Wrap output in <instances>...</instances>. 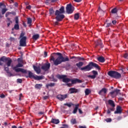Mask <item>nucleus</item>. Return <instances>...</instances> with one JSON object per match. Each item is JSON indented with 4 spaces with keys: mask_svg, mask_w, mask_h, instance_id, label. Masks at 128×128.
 <instances>
[{
    "mask_svg": "<svg viewBox=\"0 0 128 128\" xmlns=\"http://www.w3.org/2000/svg\"><path fill=\"white\" fill-rule=\"evenodd\" d=\"M76 58L78 57H76L75 56H72V57H70V60H72V58H75V60H74V62H76Z\"/></svg>",
    "mask_w": 128,
    "mask_h": 128,
    "instance_id": "obj_53",
    "label": "nucleus"
},
{
    "mask_svg": "<svg viewBox=\"0 0 128 128\" xmlns=\"http://www.w3.org/2000/svg\"><path fill=\"white\" fill-rule=\"evenodd\" d=\"M20 46H26V36H24L20 38Z\"/></svg>",
    "mask_w": 128,
    "mask_h": 128,
    "instance_id": "obj_11",
    "label": "nucleus"
},
{
    "mask_svg": "<svg viewBox=\"0 0 128 128\" xmlns=\"http://www.w3.org/2000/svg\"><path fill=\"white\" fill-rule=\"evenodd\" d=\"M122 106H117L116 110L114 112L115 114H122Z\"/></svg>",
    "mask_w": 128,
    "mask_h": 128,
    "instance_id": "obj_16",
    "label": "nucleus"
},
{
    "mask_svg": "<svg viewBox=\"0 0 128 128\" xmlns=\"http://www.w3.org/2000/svg\"><path fill=\"white\" fill-rule=\"evenodd\" d=\"M64 14V7L62 6L60 8V10H56L55 12V16H56V20L57 22H62L64 18V15L60 14Z\"/></svg>",
    "mask_w": 128,
    "mask_h": 128,
    "instance_id": "obj_3",
    "label": "nucleus"
},
{
    "mask_svg": "<svg viewBox=\"0 0 128 128\" xmlns=\"http://www.w3.org/2000/svg\"><path fill=\"white\" fill-rule=\"evenodd\" d=\"M112 26V22L107 23L106 28H110V26Z\"/></svg>",
    "mask_w": 128,
    "mask_h": 128,
    "instance_id": "obj_44",
    "label": "nucleus"
},
{
    "mask_svg": "<svg viewBox=\"0 0 128 128\" xmlns=\"http://www.w3.org/2000/svg\"><path fill=\"white\" fill-rule=\"evenodd\" d=\"M88 78H92V79H94L96 78V76H94V75H90L88 76Z\"/></svg>",
    "mask_w": 128,
    "mask_h": 128,
    "instance_id": "obj_45",
    "label": "nucleus"
},
{
    "mask_svg": "<svg viewBox=\"0 0 128 128\" xmlns=\"http://www.w3.org/2000/svg\"><path fill=\"white\" fill-rule=\"evenodd\" d=\"M94 68H96L98 70H100V68L98 64L92 62H90L88 64L87 66L80 68V70L84 72H90V70H92Z\"/></svg>",
    "mask_w": 128,
    "mask_h": 128,
    "instance_id": "obj_2",
    "label": "nucleus"
},
{
    "mask_svg": "<svg viewBox=\"0 0 128 128\" xmlns=\"http://www.w3.org/2000/svg\"><path fill=\"white\" fill-rule=\"evenodd\" d=\"M50 64L46 63L42 66L41 68L44 72H48L50 70Z\"/></svg>",
    "mask_w": 128,
    "mask_h": 128,
    "instance_id": "obj_14",
    "label": "nucleus"
},
{
    "mask_svg": "<svg viewBox=\"0 0 128 128\" xmlns=\"http://www.w3.org/2000/svg\"><path fill=\"white\" fill-rule=\"evenodd\" d=\"M52 82H58V79H56L54 78H52Z\"/></svg>",
    "mask_w": 128,
    "mask_h": 128,
    "instance_id": "obj_60",
    "label": "nucleus"
},
{
    "mask_svg": "<svg viewBox=\"0 0 128 128\" xmlns=\"http://www.w3.org/2000/svg\"><path fill=\"white\" fill-rule=\"evenodd\" d=\"M76 66H77V67L78 68H82V66H84V63L83 62H80L77 64H76Z\"/></svg>",
    "mask_w": 128,
    "mask_h": 128,
    "instance_id": "obj_25",
    "label": "nucleus"
},
{
    "mask_svg": "<svg viewBox=\"0 0 128 128\" xmlns=\"http://www.w3.org/2000/svg\"><path fill=\"white\" fill-rule=\"evenodd\" d=\"M44 114V112H40L38 113L39 114Z\"/></svg>",
    "mask_w": 128,
    "mask_h": 128,
    "instance_id": "obj_64",
    "label": "nucleus"
},
{
    "mask_svg": "<svg viewBox=\"0 0 128 128\" xmlns=\"http://www.w3.org/2000/svg\"><path fill=\"white\" fill-rule=\"evenodd\" d=\"M68 76L66 75H60V74L56 75L57 78H58V80H62V82H66V84L70 82V78H66Z\"/></svg>",
    "mask_w": 128,
    "mask_h": 128,
    "instance_id": "obj_7",
    "label": "nucleus"
},
{
    "mask_svg": "<svg viewBox=\"0 0 128 128\" xmlns=\"http://www.w3.org/2000/svg\"><path fill=\"white\" fill-rule=\"evenodd\" d=\"M17 61H18V63L22 64V58H18L17 59Z\"/></svg>",
    "mask_w": 128,
    "mask_h": 128,
    "instance_id": "obj_43",
    "label": "nucleus"
},
{
    "mask_svg": "<svg viewBox=\"0 0 128 128\" xmlns=\"http://www.w3.org/2000/svg\"><path fill=\"white\" fill-rule=\"evenodd\" d=\"M28 74V76H26V78H34L36 80H44V76H34L32 72L27 70V74Z\"/></svg>",
    "mask_w": 128,
    "mask_h": 128,
    "instance_id": "obj_6",
    "label": "nucleus"
},
{
    "mask_svg": "<svg viewBox=\"0 0 128 128\" xmlns=\"http://www.w3.org/2000/svg\"><path fill=\"white\" fill-rule=\"evenodd\" d=\"M42 84H36L34 88L37 90H40V88H42Z\"/></svg>",
    "mask_w": 128,
    "mask_h": 128,
    "instance_id": "obj_28",
    "label": "nucleus"
},
{
    "mask_svg": "<svg viewBox=\"0 0 128 128\" xmlns=\"http://www.w3.org/2000/svg\"><path fill=\"white\" fill-rule=\"evenodd\" d=\"M74 10V7L72 6L71 4H68L66 6V12L68 14H72Z\"/></svg>",
    "mask_w": 128,
    "mask_h": 128,
    "instance_id": "obj_9",
    "label": "nucleus"
},
{
    "mask_svg": "<svg viewBox=\"0 0 128 128\" xmlns=\"http://www.w3.org/2000/svg\"><path fill=\"white\" fill-rule=\"evenodd\" d=\"M17 82H19V84H22V80L20 78L18 79Z\"/></svg>",
    "mask_w": 128,
    "mask_h": 128,
    "instance_id": "obj_48",
    "label": "nucleus"
},
{
    "mask_svg": "<svg viewBox=\"0 0 128 128\" xmlns=\"http://www.w3.org/2000/svg\"><path fill=\"white\" fill-rule=\"evenodd\" d=\"M69 90L70 92V94H76L78 92H80V90L74 88H70Z\"/></svg>",
    "mask_w": 128,
    "mask_h": 128,
    "instance_id": "obj_17",
    "label": "nucleus"
},
{
    "mask_svg": "<svg viewBox=\"0 0 128 128\" xmlns=\"http://www.w3.org/2000/svg\"><path fill=\"white\" fill-rule=\"evenodd\" d=\"M76 60H82V61L86 60L84 58H82V57H80V56H78L77 58H76Z\"/></svg>",
    "mask_w": 128,
    "mask_h": 128,
    "instance_id": "obj_37",
    "label": "nucleus"
},
{
    "mask_svg": "<svg viewBox=\"0 0 128 128\" xmlns=\"http://www.w3.org/2000/svg\"><path fill=\"white\" fill-rule=\"evenodd\" d=\"M114 92H115L116 96H118V94H120V90L115 89L114 90Z\"/></svg>",
    "mask_w": 128,
    "mask_h": 128,
    "instance_id": "obj_33",
    "label": "nucleus"
},
{
    "mask_svg": "<svg viewBox=\"0 0 128 128\" xmlns=\"http://www.w3.org/2000/svg\"><path fill=\"white\" fill-rule=\"evenodd\" d=\"M71 123L72 124H76V118H72L71 120Z\"/></svg>",
    "mask_w": 128,
    "mask_h": 128,
    "instance_id": "obj_39",
    "label": "nucleus"
},
{
    "mask_svg": "<svg viewBox=\"0 0 128 128\" xmlns=\"http://www.w3.org/2000/svg\"><path fill=\"white\" fill-rule=\"evenodd\" d=\"M122 116H118L117 118V120H122Z\"/></svg>",
    "mask_w": 128,
    "mask_h": 128,
    "instance_id": "obj_61",
    "label": "nucleus"
},
{
    "mask_svg": "<svg viewBox=\"0 0 128 128\" xmlns=\"http://www.w3.org/2000/svg\"><path fill=\"white\" fill-rule=\"evenodd\" d=\"M24 33L22 32L20 34V38H24Z\"/></svg>",
    "mask_w": 128,
    "mask_h": 128,
    "instance_id": "obj_47",
    "label": "nucleus"
},
{
    "mask_svg": "<svg viewBox=\"0 0 128 128\" xmlns=\"http://www.w3.org/2000/svg\"><path fill=\"white\" fill-rule=\"evenodd\" d=\"M24 65L22 63H18L16 66H14L12 69L15 70L16 72H22V74H28V70H24L22 68H22Z\"/></svg>",
    "mask_w": 128,
    "mask_h": 128,
    "instance_id": "obj_4",
    "label": "nucleus"
},
{
    "mask_svg": "<svg viewBox=\"0 0 128 128\" xmlns=\"http://www.w3.org/2000/svg\"><path fill=\"white\" fill-rule=\"evenodd\" d=\"M51 122L52 124H60V120L52 118L51 120Z\"/></svg>",
    "mask_w": 128,
    "mask_h": 128,
    "instance_id": "obj_20",
    "label": "nucleus"
},
{
    "mask_svg": "<svg viewBox=\"0 0 128 128\" xmlns=\"http://www.w3.org/2000/svg\"><path fill=\"white\" fill-rule=\"evenodd\" d=\"M10 14H13L14 16H16V13L14 12H10Z\"/></svg>",
    "mask_w": 128,
    "mask_h": 128,
    "instance_id": "obj_58",
    "label": "nucleus"
},
{
    "mask_svg": "<svg viewBox=\"0 0 128 128\" xmlns=\"http://www.w3.org/2000/svg\"><path fill=\"white\" fill-rule=\"evenodd\" d=\"M46 56H48V52H44V58H46Z\"/></svg>",
    "mask_w": 128,
    "mask_h": 128,
    "instance_id": "obj_56",
    "label": "nucleus"
},
{
    "mask_svg": "<svg viewBox=\"0 0 128 128\" xmlns=\"http://www.w3.org/2000/svg\"><path fill=\"white\" fill-rule=\"evenodd\" d=\"M72 84H82V81L78 78L70 79V81Z\"/></svg>",
    "mask_w": 128,
    "mask_h": 128,
    "instance_id": "obj_15",
    "label": "nucleus"
},
{
    "mask_svg": "<svg viewBox=\"0 0 128 128\" xmlns=\"http://www.w3.org/2000/svg\"><path fill=\"white\" fill-rule=\"evenodd\" d=\"M92 73L93 74V76H96L98 74V72L94 70L92 71Z\"/></svg>",
    "mask_w": 128,
    "mask_h": 128,
    "instance_id": "obj_41",
    "label": "nucleus"
},
{
    "mask_svg": "<svg viewBox=\"0 0 128 128\" xmlns=\"http://www.w3.org/2000/svg\"><path fill=\"white\" fill-rule=\"evenodd\" d=\"M0 60L1 62H6V64L7 66H10V64H12V60L10 58H6V56H3L0 58Z\"/></svg>",
    "mask_w": 128,
    "mask_h": 128,
    "instance_id": "obj_8",
    "label": "nucleus"
},
{
    "mask_svg": "<svg viewBox=\"0 0 128 128\" xmlns=\"http://www.w3.org/2000/svg\"><path fill=\"white\" fill-rule=\"evenodd\" d=\"M66 86H69V88H70V86H72V83H67L66 84Z\"/></svg>",
    "mask_w": 128,
    "mask_h": 128,
    "instance_id": "obj_51",
    "label": "nucleus"
},
{
    "mask_svg": "<svg viewBox=\"0 0 128 128\" xmlns=\"http://www.w3.org/2000/svg\"><path fill=\"white\" fill-rule=\"evenodd\" d=\"M64 106H68V108H72V106H74L75 104H72V102H70V103L64 104Z\"/></svg>",
    "mask_w": 128,
    "mask_h": 128,
    "instance_id": "obj_26",
    "label": "nucleus"
},
{
    "mask_svg": "<svg viewBox=\"0 0 128 128\" xmlns=\"http://www.w3.org/2000/svg\"><path fill=\"white\" fill-rule=\"evenodd\" d=\"M79 128H86V126H79Z\"/></svg>",
    "mask_w": 128,
    "mask_h": 128,
    "instance_id": "obj_63",
    "label": "nucleus"
},
{
    "mask_svg": "<svg viewBox=\"0 0 128 128\" xmlns=\"http://www.w3.org/2000/svg\"><path fill=\"white\" fill-rule=\"evenodd\" d=\"M10 66L4 67V70L6 72L7 74H10V76H12V73L10 72Z\"/></svg>",
    "mask_w": 128,
    "mask_h": 128,
    "instance_id": "obj_32",
    "label": "nucleus"
},
{
    "mask_svg": "<svg viewBox=\"0 0 128 128\" xmlns=\"http://www.w3.org/2000/svg\"><path fill=\"white\" fill-rule=\"evenodd\" d=\"M110 112H112V110H110V108H108V110H107V114H110Z\"/></svg>",
    "mask_w": 128,
    "mask_h": 128,
    "instance_id": "obj_50",
    "label": "nucleus"
},
{
    "mask_svg": "<svg viewBox=\"0 0 128 128\" xmlns=\"http://www.w3.org/2000/svg\"><path fill=\"white\" fill-rule=\"evenodd\" d=\"M7 23H12V21L10 20V18H7Z\"/></svg>",
    "mask_w": 128,
    "mask_h": 128,
    "instance_id": "obj_46",
    "label": "nucleus"
},
{
    "mask_svg": "<svg viewBox=\"0 0 128 128\" xmlns=\"http://www.w3.org/2000/svg\"><path fill=\"white\" fill-rule=\"evenodd\" d=\"M10 42H14V41L16 40V39L14 38L10 37Z\"/></svg>",
    "mask_w": 128,
    "mask_h": 128,
    "instance_id": "obj_55",
    "label": "nucleus"
},
{
    "mask_svg": "<svg viewBox=\"0 0 128 128\" xmlns=\"http://www.w3.org/2000/svg\"><path fill=\"white\" fill-rule=\"evenodd\" d=\"M108 104L111 106L110 107L111 112H114V110H116V108H116V104H114V100H108Z\"/></svg>",
    "mask_w": 128,
    "mask_h": 128,
    "instance_id": "obj_12",
    "label": "nucleus"
},
{
    "mask_svg": "<svg viewBox=\"0 0 128 128\" xmlns=\"http://www.w3.org/2000/svg\"><path fill=\"white\" fill-rule=\"evenodd\" d=\"M74 106H75V108L72 112V114H76V112H78V110L80 104H75Z\"/></svg>",
    "mask_w": 128,
    "mask_h": 128,
    "instance_id": "obj_22",
    "label": "nucleus"
},
{
    "mask_svg": "<svg viewBox=\"0 0 128 128\" xmlns=\"http://www.w3.org/2000/svg\"><path fill=\"white\" fill-rule=\"evenodd\" d=\"M78 112L80 114H82V110L80 109H78Z\"/></svg>",
    "mask_w": 128,
    "mask_h": 128,
    "instance_id": "obj_59",
    "label": "nucleus"
},
{
    "mask_svg": "<svg viewBox=\"0 0 128 128\" xmlns=\"http://www.w3.org/2000/svg\"><path fill=\"white\" fill-rule=\"evenodd\" d=\"M112 24H116V20H112Z\"/></svg>",
    "mask_w": 128,
    "mask_h": 128,
    "instance_id": "obj_57",
    "label": "nucleus"
},
{
    "mask_svg": "<svg viewBox=\"0 0 128 128\" xmlns=\"http://www.w3.org/2000/svg\"><path fill=\"white\" fill-rule=\"evenodd\" d=\"M68 98V94H59L57 96L58 100L62 102V100H64L66 98Z\"/></svg>",
    "mask_w": 128,
    "mask_h": 128,
    "instance_id": "obj_13",
    "label": "nucleus"
},
{
    "mask_svg": "<svg viewBox=\"0 0 128 128\" xmlns=\"http://www.w3.org/2000/svg\"><path fill=\"white\" fill-rule=\"evenodd\" d=\"M123 58H124L126 60H128V54L125 53L123 55Z\"/></svg>",
    "mask_w": 128,
    "mask_h": 128,
    "instance_id": "obj_40",
    "label": "nucleus"
},
{
    "mask_svg": "<svg viewBox=\"0 0 128 128\" xmlns=\"http://www.w3.org/2000/svg\"><path fill=\"white\" fill-rule=\"evenodd\" d=\"M106 92H108V90L106 88H103L99 92L98 94H100V96H102V92H104V94H106Z\"/></svg>",
    "mask_w": 128,
    "mask_h": 128,
    "instance_id": "obj_23",
    "label": "nucleus"
},
{
    "mask_svg": "<svg viewBox=\"0 0 128 128\" xmlns=\"http://www.w3.org/2000/svg\"><path fill=\"white\" fill-rule=\"evenodd\" d=\"M10 14V12H7L5 15L6 18H8Z\"/></svg>",
    "mask_w": 128,
    "mask_h": 128,
    "instance_id": "obj_52",
    "label": "nucleus"
},
{
    "mask_svg": "<svg viewBox=\"0 0 128 128\" xmlns=\"http://www.w3.org/2000/svg\"><path fill=\"white\" fill-rule=\"evenodd\" d=\"M26 8L27 10H30L32 8V6L30 5H29L28 6H26Z\"/></svg>",
    "mask_w": 128,
    "mask_h": 128,
    "instance_id": "obj_54",
    "label": "nucleus"
},
{
    "mask_svg": "<svg viewBox=\"0 0 128 128\" xmlns=\"http://www.w3.org/2000/svg\"><path fill=\"white\" fill-rule=\"evenodd\" d=\"M98 46H100L101 48H104V46L102 44V40H98L96 43V48H98Z\"/></svg>",
    "mask_w": 128,
    "mask_h": 128,
    "instance_id": "obj_19",
    "label": "nucleus"
},
{
    "mask_svg": "<svg viewBox=\"0 0 128 128\" xmlns=\"http://www.w3.org/2000/svg\"><path fill=\"white\" fill-rule=\"evenodd\" d=\"M48 96H44V100H48Z\"/></svg>",
    "mask_w": 128,
    "mask_h": 128,
    "instance_id": "obj_62",
    "label": "nucleus"
},
{
    "mask_svg": "<svg viewBox=\"0 0 128 128\" xmlns=\"http://www.w3.org/2000/svg\"><path fill=\"white\" fill-rule=\"evenodd\" d=\"M108 76L116 80H119L122 78V74L114 70H110L108 72Z\"/></svg>",
    "mask_w": 128,
    "mask_h": 128,
    "instance_id": "obj_5",
    "label": "nucleus"
},
{
    "mask_svg": "<svg viewBox=\"0 0 128 128\" xmlns=\"http://www.w3.org/2000/svg\"><path fill=\"white\" fill-rule=\"evenodd\" d=\"M27 24H30V26L32 24V20L31 18H28L27 19Z\"/></svg>",
    "mask_w": 128,
    "mask_h": 128,
    "instance_id": "obj_34",
    "label": "nucleus"
},
{
    "mask_svg": "<svg viewBox=\"0 0 128 128\" xmlns=\"http://www.w3.org/2000/svg\"><path fill=\"white\" fill-rule=\"evenodd\" d=\"M56 86L55 83H50V84H46V88H48L49 86L52 88V86Z\"/></svg>",
    "mask_w": 128,
    "mask_h": 128,
    "instance_id": "obj_30",
    "label": "nucleus"
},
{
    "mask_svg": "<svg viewBox=\"0 0 128 128\" xmlns=\"http://www.w3.org/2000/svg\"><path fill=\"white\" fill-rule=\"evenodd\" d=\"M109 96H110L114 98L116 96V94L114 90H112L110 92Z\"/></svg>",
    "mask_w": 128,
    "mask_h": 128,
    "instance_id": "obj_24",
    "label": "nucleus"
},
{
    "mask_svg": "<svg viewBox=\"0 0 128 128\" xmlns=\"http://www.w3.org/2000/svg\"><path fill=\"white\" fill-rule=\"evenodd\" d=\"M0 98H6V95H4V94H0Z\"/></svg>",
    "mask_w": 128,
    "mask_h": 128,
    "instance_id": "obj_49",
    "label": "nucleus"
},
{
    "mask_svg": "<svg viewBox=\"0 0 128 128\" xmlns=\"http://www.w3.org/2000/svg\"><path fill=\"white\" fill-rule=\"evenodd\" d=\"M34 70L36 71V74H40V66H33Z\"/></svg>",
    "mask_w": 128,
    "mask_h": 128,
    "instance_id": "obj_18",
    "label": "nucleus"
},
{
    "mask_svg": "<svg viewBox=\"0 0 128 128\" xmlns=\"http://www.w3.org/2000/svg\"><path fill=\"white\" fill-rule=\"evenodd\" d=\"M74 20H78L80 18V14L78 13L74 14Z\"/></svg>",
    "mask_w": 128,
    "mask_h": 128,
    "instance_id": "obj_38",
    "label": "nucleus"
},
{
    "mask_svg": "<svg viewBox=\"0 0 128 128\" xmlns=\"http://www.w3.org/2000/svg\"><path fill=\"white\" fill-rule=\"evenodd\" d=\"M90 92H92V91H90V89H88V88L86 89V90H85L86 96H88V94H90Z\"/></svg>",
    "mask_w": 128,
    "mask_h": 128,
    "instance_id": "obj_31",
    "label": "nucleus"
},
{
    "mask_svg": "<svg viewBox=\"0 0 128 128\" xmlns=\"http://www.w3.org/2000/svg\"><path fill=\"white\" fill-rule=\"evenodd\" d=\"M16 24L14 25V27L12 28V30L14 31L18 30H20V24H18V16H16L14 18Z\"/></svg>",
    "mask_w": 128,
    "mask_h": 128,
    "instance_id": "obj_10",
    "label": "nucleus"
},
{
    "mask_svg": "<svg viewBox=\"0 0 128 128\" xmlns=\"http://www.w3.org/2000/svg\"><path fill=\"white\" fill-rule=\"evenodd\" d=\"M118 10V8H112V9L111 10V12H112V14H117Z\"/></svg>",
    "mask_w": 128,
    "mask_h": 128,
    "instance_id": "obj_29",
    "label": "nucleus"
},
{
    "mask_svg": "<svg viewBox=\"0 0 128 128\" xmlns=\"http://www.w3.org/2000/svg\"><path fill=\"white\" fill-rule=\"evenodd\" d=\"M50 60L53 62L54 66H58L62 62H70L68 57H64L62 54L60 52L53 53L50 56Z\"/></svg>",
    "mask_w": 128,
    "mask_h": 128,
    "instance_id": "obj_1",
    "label": "nucleus"
},
{
    "mask_svg": "<svg viewBox=\"0 0 128 128\" xmlns=\"http://www.w3.org/2000/svg\"><path fill=\"white\" fill-rule=\"evenodd\" d=\"M8 12V8H4L2 10V14H4Z\"/></svg>",
    "mask_w": 128,
    "mask_h": 128,
    "instance_id": "obj_35",
    "label": "nucleus"
},
{
    "mask_svg": "<svg viewBox=\"0 0 128 128\" xmlns=\"http://www.w3.org/2000/svg\"><path fill=\"white\" fill-rule=\"evenodd\" d=\"M49 12L50 15L54 14V10L52 8H50L49 9Z\"/></svg>",
    "mask_w": 128,
    "mask_h": 128,
    "instance_id": "obj_36",
    "label": "nucleus"
},
{
    "mask_svg": "<svg viewBox=\"0 0 128 128\" xmlns=\"http://www.w3.org/2000/svg\"><path fill=\"white\" fill-rule=\"evenodd\" d=\"M105 122H111L112 119L110 118H108L106 119H104Z\"/></svg>",
    "mask_w": 128,
    "mask_h": 128,
    "instance_id": "obj_42",
    "label": "nucleus"
},
{
    "mask_svg": "<svg viewBox=\"0 0 128 128\" xmlns=\"http://www.w3.org/2000/svg\"><path fill=\"white\" fill-rule=\"evenodd\" d=\"M38 38H40V34H36L32 36V39L34 40H38Z\"/></svg>",
    "mask_w": 128,
    "mask_h": 128,
    "instance_id": "obj_27",
    "label": "nucleus"
},
{
    "mask_svg": "<svg viewBox=\"0 0 128 128\" xmlns=\"http://www.w3.org/2000/svg\"><path fill=\"white\" fill-rule=\"evenodd\" d=\"M98 62H106V60L104 59V57L102 56H100L97 58Z\"/></svg>",
    "mask_w": 128,
    "mask_h": 128,
    "instance_id": "obj_21",
    "label": "nucleus"
}]
</instances>
